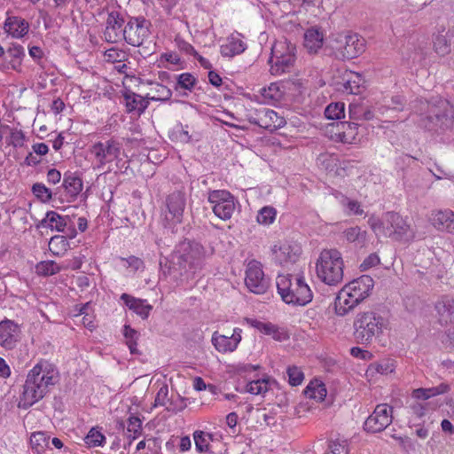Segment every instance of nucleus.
<instances>
[{
	"label": "nucleus",
	"mask_w": 454,
	"mask_h": 454,
	"mask_svg": "<svg viewBox=\"0 0 454 454\" xmlns=\"http://www.w3.org/2000/svg\"><path fill=\"white\" fill-rule=\"evenodd\" d=\"M104 441L105 436L94 428L90 429L85 437V442L90 447L100 446Z\"/></svg>",
	"instance_id": "nucleus-54"
},
{
	"label": "nucleus",
	"mask_w": 454,
	"mask_h": 454,
	"mask_svg": "<svg viewBox=\"0 0 454 454\" xmlns=\"http://www.w3.org/2000/svg\"><path fill=\"white\" fill-rule=\"evenodd\" d=\"M286 373L288 375V382L292 386H299L303 381L304 374L297 366H289L286 370Z\"/></svg>",
	"instance_id": "nucleus-52"
},
{
	"label": "nucleus",
	"mask_w": 454,
	"mask_h": 454,
	"mask_svg": "<svg viewBox=\"0 0 454 454\" xmlns=\"http://www.w3.org/2000/svg\"><path fill=\"white\" fill-rule=\"evenodd\" d=\"M25 138V134L21 129H12L10 136V144L14 147H22Z\"/></svg>",
	"instance_id": "nucleus-57"
},
{
	"label": "nucleus",
	"mask_w": 454,
	"mask_h": 454,
	"mask_svg": "<svg viewBox=\"0 0 454 454\" xmlns=\"http://www.w3.org/2000/svg\"><path fill=\"white\" fill-rule=\"evenodd\" d=\"M207 200L211 204H213V206H215L218 204L222 205L227 202H231L235 200V198L228 191L215 190L209 192Z\"/></svg>",
	"instance_id": "nucleus-40"
},
{
	"label": "nucleus",
	"mask_w": 454,
	"mask_h": 454,
	"mask_svg": "<svg viewBox=\"0 0 454 454\" xmlns=\"http://www.w3.org/2000/svg\"><path fill=\"white\" fill-rule=\"evenodd\" d=\"M67 224V217L62 216L55 211H49L41 221V226H47L52 231L63 232Z\"/></svg>",
	"instance_id": "nucleus-29"
},
{
	"label": "nucleus",
	"mask_w": 454,
	"mask_h": 454,
	"mask_svg": "<svg viewBox=\"0 0 454 454\" xmlns=\"http://www.w3.org/2000/svg\"><path fill=\"white\" fill-rule=\"evenodd\" d=\"M69 248V242L63 235H55L49 241V249L54 255L64 254Z\"/></svg>",
	"instance_id": "nucleus-39"
},
{
	"label": "nucleus",
	"mask_w": 454,
	"mask_h": 454,
	"mask_svg": "<svg viewBox=\"0 0 454 454\" xmlns=\"http://www.w3.org/2000/svg\"><path fill=\"white\" fill-rule=\"evenodd\" d=\"M151 22L145 18H132L124 27V40L138 47L149 37Z\"/></svg>",
	"instance_id": "nucleus-9"
},
{
	"label": "nucleus",
	"mask_w": 454,
	"mask_h": 454,
	"mask_svg": "<svg viewBox=\"0 0 454 454\" xmlns=\"http://www.w3.org/2000/svg\"><path fill=\"white\" fill-rule=\"evenodd\" d=\"M342 81L344 89L351 94L360 93V87L364 82V80L358 73L351 71L345 72Z\"/></svg>",
	"instance_id": "nucleus-34"
},
{
	"label": "nucleus",
	"mask_w": 454,
	"mask_h": 454,
	"mask_svg": "<svg viewBox=\"0 0 454 454\" xmlns=\"http://www.w3.org/2000/svg\"><path fill=\"white\" fill-rule=\"evenodd\" d=\"M121 300L143 319L147 318L153 309V306L145 303V300L135 298L128 294H122Z\"/></svg>",
	"instance_id": "nucleus-25"
},
{
	"label": "nucleus",
	"mask_w": 454,
	"mask_h": 454,
	"mask_svg": "<svg viewBox=\"0 0 454 454\" xmlns=\"http://www.w3.org/2000/svg\"><path fill=\"white\" fill-rule=\"evenodd\" d=\"M358 124L352 121H340L336 123L337 135L342 143L352 144L358 134Z\"/></svg>",
	"instance_id": "nucleus-28"
},
{
	"label": "nucleus",
	"mask_w": 454,
	"mask_h": 454,
	"mask_svg": "<svg viewBox=\"0 0 454 454\" xmlns=\"http://www.w3.org/2000/svg\"><path fill=\"white\" fill-rule=\"evenodd\" d=\"M296 57L293 55L284 56V58L274 59L270 64V73L274 75H280L290 72L295 62Z\"/></svg>",
	"instance_id": "nucleus-33"
},
{
	"label": "nucleus",
	"mask_w": 454,
	"mask_h": 454,
	"mask_svg": "<svg viewBox=\"0 0 454 454\" xmlns=\"http://www.w3.org/2000/svg\"><path fill=\"white\" fill-rule=\"evenodd\" d=\"M345 105L341 102L331 103L325 110V115L329 120H340L345 116Z\"/></svg>",
	"instance_id": "nucleus-42"
},
{
	"label": "nucleus",
	"mask_w": 454,
	"mask_h": 454,
	"mask_svg": "<svg viewBox=\"0 0 454 454\" xmlns=\"http://www.w3.org/2000/svg\"><path fill=\"white\" fill-rule=\"evenodd\" d=\"M343 236L348 242L356 243L359 247H364L366 244L367 232L359 226L346 229Z\"/></svg>",
	"instance_id": "nucleus-37"
},
{
	"label": "nucleus",
	"mask_w": 454,
	"mask_h": 454,
	"mask_svg": "<svg viewBox=\"0 0 454 454\" xmlns=\"http://www.w3.org/2000/svg\"><path fill=\"white\" fill-rule=\"evenodd\" d=\"M186 206L185 193L182 191H174L165 200L162 207V217L165 226H175L183 221Z\"/></svg>",
	"instance_id": "nucleus-7"
},
{
	"label": "nucleus",
	"mask_w": 454,
	"mask_h": 454,
	"mask_svg": "<svg viewBox=\"0 0 454 454\" xmlns=\"http://www.w3.org/2000/svg\"><path fill=\"white\" fill-rule=\"evenodd\" d=\"M432 223L437 230L454 234V212L438 211L433 215Z\"/></svg>",
	"instance_id": "nucleus-24"
},
{
	"label": "nucleus",
	"mask_w": 454,
	"mask_h": 454,
	"mask_svg": "<svg viewBox=\"0 0 454 454\" xmlns=\"http://www.w3.org/2000/svg\"><path fill=\"white\" fill-rule=\"evenodd\" d=\"M323 34L317 28H309L304 35V46L310 53H316L323 45Z\"/></svg>",
	"instance_id": "nucleus-31"
},
{
	"label": "nucleus",
	"mask_w": 454,
	"mask_h": 454,
	"mask_svg": "<svg viewBox=\"0 0 454 454\" xmlns=\"http://www.w3.org/2000/svg\"><path fill=\"white\" fill-rule=\"evenodd\" d=\"M276 285L278 293L287 304L304 306L312 301V292L301 276L278 275Z\"/></svg>",
	"instance_id": "nucleus-5"
},
{
	"label": "nucleus",
	"mask_w": 454,
	"mask_h": 454,
	"mask_svg": "<svg viewBox=\"0 0 454 454\" xmlns=\"http://www.w3.org/2000/svg\"><path fill=\"white\" fill-rule=\"evenodd\" d=\"M64 193L60 195L62 201H74L82 190V181L80 177L68 175L63 180Z\"/></svg>",
	"instance_id": "nucleus-21"
},
{
	"label": "nucleus",
	"mask_w": 454,
	"mask_h": 454,
	"mask_svg": "<svg viewBox=\"0 0 454 454\" xmlns=\"http://www.w3.org/2000/svg\"><path fill=\"white\" fill-rule=\"evenodd\" d=\"M114 69L120 73L123 74L126 76H132L133 75V69L126 63L122 61H117V63L114 66Z\"/></svg>",
	"instance_id": "nucleus-62"
},
{
	"label": "nucleus",
	"mask_w": 454,
	"mask_h": 454,
	"mask_svg": "<svg viewBox=\"0 0 454 454\" xmlns=\"http://www.w3.org/2000/svg\"><path fill=\"white\" fill-rule=\"evenodd\" d=\"M200 250L198 245H184L180 249L175 251L171 255V263L175 270L187 271L195 267L200 262Z\"/></svg>",
	"instance_id": "nucleus-10"
},
{
	"label": "nucleus",
	"mask_w": 454,
	"mask_h": 454,
	"mask_svg": "<svg viewBox=\"0 0 454 454\" xmlns=\"http://www.w3.org/2000/svg\"><path fill=\"white\" fill-rule=\"evenodd\" d=\"M20 330L13 321L5 319L0 322V346L5 349L14 348L20 339Z\"/></svg>",
	"instance_id": "nucleus-16"
},
{
	"label": "nucleus",
	"mask_w": 454,
	"mask_h": 454,
	"mask_svg": "<svg viewBox=\"0 0 454 454\" xmlns=\"http://www.w3.org/2000/svg\"><path fill=\"white\" fill-rule=\"evenodd\" d=\"M365 49V41L357 34L345 35V43L341 51L344 59H351L362 54Z\"/></svg>",
	"instance_id": "nucleus-19"
},
{
	"label": "nucleus",
	"mask_w": 454,
	"mask_h": 454,
	"mask_svg": "<svg viewBox=\"0 0 454 454\" xmlns=\"http://www.w3.org/2000/svg\"><path fill=\"white\" fill-rule=\"evenodd\" d=\"M359 303L358 300L355 296L353 297L352 292L346 291V288L343 286L335 298V313L338 316L344 317Z\"/></svg>",
	"instance_id": "nucleus-20"
},
{
	"label": "nucleus",
	"mask_w": 454,
	"mask_h": 454,
	"mask_svg": "<svg viewBox=\"0 0 454 454\" xmlns=\"http://www.w3.org/2000/svg\"><path fill=\"white\" fill-rule=\"evenodd\" d=\"M129 433H133V435L129 434L130 441L129 444H131L132 441L135 440L142 432V421L141 419L133 414L128 419V428Z\"/></svg>",
	"instance_id": "nucleus-45"
},
{
	"label": "nucleus",
	"mask_w": 454,
	"mask_h": 454,
	"mask_svg": "<svg viewBox=\"0 0 454 454\" xmlns=\"http://www.w3.org/2000/svg\"><path fill=\"white\" fill-rule=\"evenodd\" d=\"M347 207L354 215H361L364 214V210L362 209L360 203L356 200H348L347 203Z\"/></svg>",
	"instance_id": "nucleus-64"
},
{
	"label": "nucleus",
	"mask_w": 454,
	"mask_h": 454,
	"mask_svg": "<svg viewBox=\"0 0 454 454\" xmlns=\"http://www.w3.org/2000/svg\"><path fill=\"white\" fill-rule=\"evenodd\" d=\"M269 390V380L259 379L252 380L247 385V391L252 395L265 394Z\"/></svg>",
	"instance_id": "nucleus-46"
},
{
	"label": "nucleus",
	"mask_w": 454,
	"mask_h": 454,
	"mask_svg": "<svg viewBox=\"0 0 454 454\" xmlns=\"http://www.w3.org/2000/svg\"><path fill=\"white\" fill-rule=\"evenodd\" d=\"M122 261H125L128 263V266L132 268L134 270H138L141 268H144V262L134 255H131L128 258H121Z\"/></svg>",
	"instance_id": "nucleus-61"
},
{
	"label": "nucleus",
	"mask_w": 454,
	"mask_h": 454,
	"mask_svg": "<svg viewBox=\"0 0 454 454\" xmlns=\"http://www.w3.org/2000/svg\"><path fill=\"white\" fill-rule=\"evenodd\" d=\"M450 387L447 383H441L440 385L428 388H417L412 392V397L416 399L427 400L431 397L445 394L449 392Z\"/></svg>",
	"instance_id": "nucleus-32"
},
{
	"label": "nucleus",
	"mask_w": 454,
	"mask_h": 454,
	"mask_svg": "<svg viewBox=\"0 0 454 454\" xmlns=\"http://www.w3.org/2000/svg\"><path fill=\"white\" fill-rule=\"evenodd\" d=\"M152 95L148 93L146 98L152 101H168L172 96V91L166 86L158 82H150Z\"/></svg>",
	"instance_id": "nucleus-38"
},
{
	"label": "nucleus",
	"mask_w": 454,
	"mask_h": 454,
	"mask_svg": "<svg viewBox=\"0 0 454 454\" xmlns=\"http://www.w3.org/2000/svg\"><path fill=\"white\" fill-rule=\"evenodd\" d=\"M49 443V437L43 432L33 433L30 436V444L33 449L40 452Z\"/></svg>",
	"instance_id": "nucleus-48"
},
{
	"label": "nucleus",
	"mask_w": 454,
	"mask_h": 454,
	"mask_svg": "<svg viewBox=\"0 0 454 454\" xmlns=\"http://www.w3.org/2000/svg\"><path fill=\"white\" fill-rule=\"evenodd\" d=\"M125 106L128 113L137 111L139 114L145 112L148 107L149 100L142 96L131 91L127 90L123 94Z\"/></svg>",
	"instance_id": "nucleus-26"
},
{
	"label": "nucleus",
	"mask_w": 454,
	"mask_h": 454,
	"mask_svg": "<svg viewBox=\"0 0 454 454\" xmlns=\"http://www.w3.org/2000/svg\"><path fill=\"white\" fill-rule=\"evenodd\" d=\"M235 210V200L224 204L213 206L214 214L222 220H229L231 218Z\"/></svg>",
	"instance_id": "nucleus-41"
},
{
	"label": "nucleus",
	"mask_w": 454,
	"mask_h": 454,
	"mask_svg": "<svg viewBox=\"0 0 454 454\" xmlns=\"http://www.w3.org/2000/svg\"><path fill=\"white\" fill-rule=\"evenodd\" d=\"M241 340V329L235 328L231 336L217 334L215 333L212 342L215 348L222 353L234 351Z\"/></svg>",
	"instance_id": "nucleus-18"
},
{
	"label": "nucleus",
	"mask_w": 454,
	"mask_h": 454,
	"mask_svg": "<svg viewBox=\"0 0 454 454\" xmlns=\"http://www.w3.org/2000/svg\"><path fill=\"white\" fill-rule=\"evenodd\" d=\"M4 29L12 37L21 38L27 34L29 25L24 19L12 16L5 20Z\"/></svg>",
	"instance_id": "nucleus-23"
},
{
	"label": "nucleus",
	"mask_w": 454,
	"mask_h": 454,
	"mask_svg": "<svg viewBox=\"0 0 454 454\" xmlns=\"http://www.w3.org/2000/svg\"><path fill=\"white\" fill-rule=\"evenodd\" d=\"M251 325L265 334H271L276 332L275 326L270 323H263L258 320H250Z\"/></svg>",
	"instance_id": "nucleus-58"
},
{
	"label": "nucleus",
	"mask_w": 454,
	"mask_h": 454,
	"mask_svg": "<svg viewBox=\"0 0 454 454\" xmlns=\"http://www.w3.org/2000/svg\"><path fill=\"white\" fill-rule=\"evenodd\" d=\"M296 48L290 41L284 38L277 41L271 47V56L269 62H272L274 59L284 58V56H295Z\"/></svg>",
	"instance_id": "nucleus-30"
},
{
	"label": "nucleus",
	"mask_w": 454,
	"mask_h": 454,
	"mask_svg": "<svg viewBox=\"0 0 454 454\" xmlns=\"http://www.w3.org/2000/svg\"><path fill=\"white\" fill-rule=\"evenodd\" d=\"M329 450L325 454H348V444L347 441H331L328 445Z\"/></svg>",
	"instance_id": "nucleus-53"
},
{
	"label": "nucleus",
	"mask_w": 454,
	"mask_h": 454,
	"mask_svg": "<svg viewBox=\"0 0 454 454\" xmlns=\"http://www.w3.org/2000/svg\"><path fill=\"white\" fill-rule=\"evenodd\" d=\"M195 82V77L189 73L181 74L180 75H178L177 78V84L181 88L189 90H191L193 88Z\"/></svg>",
	"instance_id": "nucleus-56"
},
{
	"label": "nucleus",
	"mask_w": 454,
	"mask_h": 454,
	"mask_svg": "<svg viewBox=\"0 0 454 454\" xmlns=\"http://www.w3.org/2000/svg\"><path fill=\"white\" fill-rule=\"evenodd\" d=\"M368 224L377 237H387L394 240H409L414 238V232L407 220L398 213L387 212L380 219L372 215Z\"/></svg>",
	"instance_id": "nucleus-3"
},
{
	"label": "nucleus",
	"mask_w": 454,
	"mask_h": 454,
	"mask_svg": "<svg viewBox=\"0 0 454 454\" xmlns=\"http://www.w3.org/2000/svg\"><path fill=\"white\" fill-rule=\"evenodd\" d=\"M272 251L275 261L284 265L288 262H295L301 253V248L296 243L285 241L278 247L275 246Z\"/></svg>",
	"instance_id": "nucleus-14"
},
{
	"label": "nucleus",
	"mask_w": 454,
	"mask_h": 454,
	"mask_svg": "<svg viewBox=\"0 0 454 454\" xmlns=\"http://www.w3.org/2000/svg\"><path fill=\"white\" fill-rule=\"evenodd\" d=\"M438 321L442 325L454 322V299L444 297L435 304Z\"/></svg>",
	"instance_id": "nucleus-22"
},
{
	"label": "nucleus",
	"mask_w": 454,
	"mask_h": 454,
	"mask_svg": "<svg viewBox=\"0 0 454 454\" xmlns=\"http://www.w3.org/2000/svg\"><path fill=\"white\" fill-rule=\"evenodd\" d=\"M196 450L199 452H205L208 450L209 442L212 440L210 434H206L203 431H195L193 434Z\"/></svg>",
	"instance_id": "nucleus-44"
},
{
	"label": "nucleus",
	"mask_w": 454,
	"mask_h": 454,
	"mask_svg": "<svg viewBox=\"0 0 454 454\" xmlns=\"http://www.w3.org/2000/svg\"><path fill=\"white\" fill-rule=\"evenodd\" d=\"M344 287L346 291L352 292L353 297L355 296L361 302L369 296L373 287V279L370 276L363 275L345 285Z\"/></svg>",
	"instance_id": "nucleus-17"
},
{
	"label": "nucleus",
	"mask_w": 454,
	"mask_h": 454,
	"mask_svg": "<svg viewBox=\"0 0 454 454\" xmlns=\"http://www.w3.org/2000/svg\"><path fill=\"white\" fill-rule=\"evenodd\" d=\"M393 408L386 403L378 404L365 420L364 428L370 433H379L383 431L392 423Z\"/></svg>",
	"instance_id": "nucleus-13"
},
{
	"label": "nucleus",
	"mask_w": 454,
	"mask_h": 454,
	"mask_svg": "<svg viewBox=\"0 0 454 454\" xmlns=\"http://www.w3.org/2000/svg\"><path fill=\"white\" fill-rule=\"evenodd\" d=\"M246 50V44L239 37L231 35L228 39V43L221 46V53L223 56L232 57L242 53Z\"/></svg>",
	"instance_id": "nucleus-35"
},
{
	"label": "nucleus",
	"mask_w": 454,
	"mask_h": 454,
	"mask_svg": "<svg viewBox=\"0 0 454 454\" xmlns=\"http://www.w3.org/2000/svg\"><path fill=\"white\" fill-rule=\"evenodd\" d=\"M121 145L114 139L99 141L91 145L90 152L97 161V168H102L106 163L119 158Z\"/></svg>",
	"instance_id": "nucleus-8"
},
{
	"label": "nucleus",
	"mask_w": 454,
	"mask_h": 454,
	"mask_svg": "<svg viewBox=\"0 0 454 454\" xmlns=\"http://www.w3.org/2000/svg\"><path fill=\"white\" fill-rule=\"evenodd\" d=\"M245 284L252 293L262 294L269 288V279L265 278L262 264L256 261L248 262L246 270Z\"/></svg>",
	"instance_id": "nucleus-12"
},
{
	"label": "nucleus",
	"mask_w": 454,
	"mask_h": 454,
	"mask_svg": "<svg viewBox=\"0 0 454 454\" xmlns=\"http://www.w3.org/2000/svg\"><path fill=\"white\" fill-rule=\"evenodd\" d=\"M303 392L305 396L317 402L324 401L327 394L325 384L318 380L310 381Z\"/></svg>",
	"instance_id": "nucleus-36"
},
{
	"label": "nucleus",
	"mask_w": 454,
	"mask_h": 454,
	"mask_svg": "<svg viewBox=\"0 0 454 454\" xmlns=\"http://www.w3.org/2000/svg\"><path fill=\"white\" fill-rule=\"evenodd\" d=\"M395 370L394 362L390 359H384L370 366L369 371H375L380 374L387 375Z\"/></svg>",
	"instance_id": "nucleus-51"
},
{
	"label": "nucleus",
	"mask_w": 454,
	"mask_h": 454,
	"mask_svg": "<svg viewBox=\"0 0 454 454\" xmlns=\"http://www.w3.org/2000/svg\"><path fill=\"white\" fill-rule=\"evenodd\" d=\"M385 107L395 111H402L403 109V99L399 96L394 97L391 99V103Z\"/></svg>",
	"instance_id": "nucleus-63"
},
{
	"label": "nucleus",
	"mask_w": 454,
	"mask_h": 454,
	"mask_svg": "<svg viewBox=\"0 0 454 454\" xmlns=\"http://www.w3.org/2000/svg\"><path fill=\"white\" fill-rule=\"evenodd\" d=\"M380 263V257L377 254L373 253L369 254L364 262L361 263L360 268L362 270H366L372 267H374Z\"/></svg>",
	"instance_id": "nucleus-60"
},
{
	"label": "nucleus",
	"mask_w": 454,
	"mask_h": 454,
	"mask_svg": "<svg viewBox=\"0 0 454 454\" xmlns=\"http://www.w3.org/2000/svg\"><path fill=\"white\" fill-rule=\"evenodd\" d=\"M454 30L442 31L434 37V50L439 56H446L451 51V40Z\"/></svg>",
	"instance_id": "nucleus-27"
},
{
	"label": "nucleus",
	"mask_w": 454,
	"mask_h": 454,
	"mask_svg": "<svg viewBox=\"0 0 454 454\" xmlns=\"http://www.w3.org/2000/svg\"><path fill=\"white\" fill-rule=\"evenodd\" d=\"M247 120L252 124L258 125L262 129L271 131L286 124V121L283 117L278 116L274 110L267 107H261L247 114Z\"/></svg>",
	"instance_id": "nucleus-11"
},
{
	"label": "nucleus",
	"mask_w": 454,
	"mask_h": 454,
	"mask_svg": "<svg viewBox=\"0 0 454 454\" xmlns=\"http://www.w3.org/2000/svg\"><path fill=\"white\" fill-rule=\"evenodd\" d=\"M343 268L341 254L336 249L323 250L316 265L317 277L329 286H337L341 283Z\"/></svg>",
	"instance_id": "nucleus-6"
},
{
	"label": "nucleus",
	"mask_w": 454,
	"mask_h": 454,
	"mask_svg": "<svg viewBox=\"0 0 454 454\" xmlns=\"http://www.w3.org/2000/svg\"><path fill=\"white\" fill-rule=\"evenodd\" d=\"M32 192L34 195L42 202H48L52 198L51 191L41 183L33 184Z\"/></svg>",
	"instance_id": "nucleus-50"
},
{
	"label": "nucleus",
	"mask_w": 454,
	"mask_h": 454,
	"mask_svg": "<svg viewBox=\"0 0 454 454\" xmlns=\"http://www.w3.org/2000/svg\"><path fill=\"white\" fill-rule=\"evenodd\" d=\"M169 402L168 398V387L167 385H162L157 392V395L154 399V407L158 406H166V404Z\"/></svg>",
	"instance_id": "nucleus-55"
},
{
	"label": "nucleus",
	"mask_w": 454,
	"mask_h": 454,
	"mask_svg": "<svg viewBox=\"0 0 454 454\" xmlns=\"http://www.w3.org/2000/svg\"><path fill=\"white\" fill-rule=\"evenodd\" d=\"M8 53L12 57V65L13 69H17V67L20 66L21 59L25 57L24 48L17 43H12L8 49Z\"/></svg>",
	"instance_id": "nucleus-47"
},
{
	"label": "nucleus",
	"mask_w": 454,
	"mask_h": 454,
	"mask_svg": "<svg viewBox=\"0 0 454 454\" xmlns=\"http://www.w3.org/2000/svg\"><path fill=\"white\" fill-rule=\"evenodd\" d=\"M392 437L396 439L399 442V444L403 448V450H405L407 452L410 450H415L416 443L410 437H408V436L401 437V436H395V435H393Z\"/></svg>",
	"instance_id": "nucleus-59"
},
{
	"label": "nucleus",
	"mask_w": 454,
	"mask_h": 454,
	"mask_svg": "<svg viewBox=\"0 0 454 454\" xmlns=\"http://www.w3.org/2000/svg\"><path fill=\"white\" fill-rule=\"evenodd\" d=\"M412 111L419 117V126L429 132L442 134L453 127L454 107L442 98L417 99L412 103Z\"/></svg>",
	"instance_id": "nucleus-1"
},
{
	"label": "nucleus",
	"mask_w": 454,
	"mask_h": 454,
	"mask_svg": "<svg viewBox=\"0 0 454 454\" xmlns=\"http://www.w3.org/2000/svg\"><path fill=\"white\" fill-rule=\"evenodd\" d=\"M276 209L272 207H262L257 215V222L261 224H270L276 218Z\"/></svg>",
	"instance_id": "nucleus-49"
},
{
	"label": "nucleus",
	"mask_w": 454,
	"mask_h": 454,
	"mask_svg": "<svg viewBox=\"0 0 454 454\" xmlns=\"http://www.w3.org/2000/svg\"><path fill=\"white\" fill-rule=\"evenodd\" d=\"M387 327V320L378 312H359L353 322V336L357 343L369 345L380 338Z\"/></svg>",
	"instance_id": "nucleus-4"
},
{
	"label": "nucleus",
	"mask_w": 454,
	"mask_h": 454,
	"mask_svg": "<svg viewBox=\"0 0 454 454\" xmlns=\"http://www.w3.org/2000/svg\"><path fill=\"white\" fill-rule=\"evenodd\" d=\"M36 272L43 276L54 275L61 270V267L54 261H43L36 264Z\"/></svg>",
	"instance_id": "nucleus-43"
},
{
	"label": "nucleus",
	"mask_w": 454,
	"mask_h": 454,
	"mask_svg": "<svg viewBox=\"0 0 454 454\" xmlns=\"http://www.w3.org/2000/svg\"><path fill=\"white\" fill-rule=\"evenodd\" d=\"M56 366L41 360L27 373L19 407L27 409L42 400L59 382Z\"/></svg>",
	"instance_id": "nucleus-2"
},
{
	"label": "nucleus",
	"mask_w": 454,
	"mask_h": 454,
	"mask_svg": "<svg viewBox=\"0 0 454 454\" xmlns=\"http://www.w3.org/2000/svg\"><path fill=\"white\" fill-rule=\"evenodd\" d=\"M124 20L118 12H111L106 20V27L104 36L108 43H117L124 38Z\"/></svg>",
	"instance_id": "nucleus-15"
}]
</instances>
